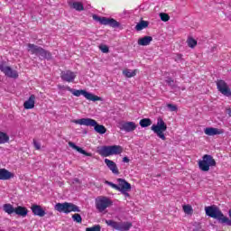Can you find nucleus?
Returning a JSON list of instances; mask_svg holds the SVG:
<instances>
[{"label": "nucleus", "mask_w": 231, "mask_h": 231, "mask_svg": "<svg viewBox=\"0 0 231 231\" xmlns=\"http://www.w3.org/2000/svg\"><path fill=\"white\" fill-rule=\"evenodd\" d=\"M72 124H78L79 125H87V127H94V131L98 134H106L107 128L104 125H98L97 120L91 118H81L72 120Z\"/></svg>", "instance_id": "nucleus-1"}, {"label": "nucleus", "mask_w": 231, "mask_h": 231, "mask_svg": "<svg viewBox=\"0 0 231 231\" xmlns=\"http://www.w3.org/2000/svg\"><path fill=\"white\" fill-rule=\"evenodd\" d=\"M207 216L213 217V219H217L222 224H226L228 226H231V220L228 217H226L223 212H221L217 207L209 206L205 208Z\"/></svg>", "instance_id": "nucleus-2"}, {"label": "nucleus", "mask_w": 231, "mask_h": 231, "mask_svg": "<svg viewBox=\"0 0 231 231\" xmlns=\"http://www.w3.org/2000/svg\"><path fill=\"white\" fill-rule=\"evenodd\" d=\"M122 152H124V148L120 145H104L97 147V154L103 158L122 154Z\"/></svg>", "instance_id": "nucleus-3"}, {"label": "nucleus", "mask_w": 231, "mask_h": 231, "mask_svg": "<svg viewBox=\"0 0 231 231\" xmlns=\"http://www.w3.org/2000/svg\"><path fill=\"white\" fill-rule=\"evenodd\" d=\"M151 129L152 132L162 140V142H165L167 140V137H165V131H167V124H165V121H163V118L159 117L157 118V124L152 125Z\"/></svg>", "instance_id": "nucleus-4"}, {"label": "nucleus", "mask_w": 231, "mask_h": 231, "mask_svg": "<svg viewBox=\"0 0 231 231\" xmlns=\"http://www.w3.org/2000/svg\"><path fill=\"white\" fill-rule=\"evenodd\" d=\"M27 48V51H30L32 55H38L39 57H42V59L51 60V52L44 50L42 47H40L33 43H28Z\"/></svg>", "instance_id": "nucleus-5"}, {"label": "nucleus", "mask_w": 231, "mask_h": 231, "mask_svg": "<svg viewBox=\"0 0 231 231\" xmlns=\"http://www.w3.org/2000/svg\"><path fill=\"white\" fill-rule=\"evenodd\" d=\"M210 167H216V160L212 155L204 154L202 160L199 161V169L202 171V172H208Z\"/></svg>", "instance_id": "nucleus-6"}, {"label": "nucleus", "mask_w": 231, "mask_h": 231, "mask_svg": "<svg viewBox=\"0 0 231 231\" xmlns=\"http://www.w3.org/2000/svg\"><path fill=\"white\" fill-rule=\"evenodd\" d=\"M65 89H67V91H69V93H72L74 97H80L82 95L83 97H85V98H87V100H90L92 102H98V100H101L100 97L93 95L84 89L77 90L71 88V87H65Z\"/></svg>", "instance_id": "nucleus-7"}, {"label": "nucleus", "mask_w": 231, "mask_h": 231, "mask_svg": "<svg viewBox=\"0 0 231 231\" xmlns=\"http://www.w3.org/2000/svg\"><path fill=\"white\" fill-rule=\"evenodd\" d=\"M54 208L57 210V212H63V214L80 212V208L77 205L70 202L57 203L54 206Z\"/></svg>", "instance_id": "nucleus-8"}, {"label": "nucleus", "mask_w": 231, "mask_h": 231, "mask_svg": "<svg viewBox=\"0 0 231 231\" xmlns=\"http://www.w3.org/2000/svg\"><path fill=\"white\" fill-rule=\"evenodd\" d=\"M117 181L119 185H116L111 181L106 180V185H109L112 189H115V190H119V192H127V190H131V184L127 182L124 179H117Z\"/></svg>", "instance_id": "nucleus-9"}, {"label": "nucleus", "mask_w": 231, "mask_h": 231, "mask_svg": "<svg viewBox=\"0 0 231 231\" xmlns=\"http://www.w3.org/2000/svg\"><path fill=\"white\" fill-rule=\"evenodd\" d=\"M113 207V200L106 196H99L96 199V208L98 212H104L106 208Z\"/></svg>", "instance_id": "nucleus-10"}, {"label": "nucleus", "mask_w": 231, "mask_h": 231, "mask_svg": "<svg viewBox=\"0 0 231 231\" xmlns=\"http://www.w3.org/2000/svg\"><path fill=\"white\" fill-rule=\"evenodd\" d=\"M105 223L117 231H129L133 226L131 222H116L115 220H106Z\"/></svg>", "instance_id": "nucleus-11"}, {"label": "nucleus", "mask_w": 231, "mask_h": 231, "mask_svg": "<svg viewBox=\"0 0 231 231\" xmlns=\"http://www.w3.org/2000/svg\"><path fill=\"white\" fill-rule=\"evenodd\" d=\"M0 71L9 79H19V73L17 72V70L8 66V63H6V61H0Z\"/></svg>", "instance_id": "nucleus-12"}, {"label": "nucleus", "mask_w": 231, "mask_h": 231, "mask_svg": "<svg viewBox=\"0 0 231 231\" xmlns=\"http://www.w3.org/2000/svg\"><path fill=\"white\" fill-rule=\"evenodd\" d=\"M94 21H97L100 24H104L105 26H110L111 28H119L120 23H118L114 18L107 17H99L97 14H93Z\"/></svg>", "instance_id": "nucleus-13"}, {"label": "nucleus", "mask_w": 231, "mask_h": 231, "mask_svg": "<svg viewBox=\"0 0 231 231\" xmlns=\"http://www.w3.org/2000/svg\"><path fill=\"white\" fill-rule=\"evenodd\" d=\"M117 127L120 129V131H125V133H133V131H136V127H138V125H136V123L134 122L122 121L117 124Z\"/></svg>", "instance_id": "nucleus-14"}, {"label": "nucleus", "mask_w": 231, "mask_h": 231, "mask_svg": "<svg viewBox=\"0 0 231 231\" xmlns=\"http://www.w3.org/2000/svg\"><path fill=\"white\" fill-rule=\"evenodd\" d=\"M217 89L224 95V97H231V90L228 84L226 83L223 79L217 80Z\"/></svg>", "instance_id": "nucleus-15"}, {"label": "nucleus", "mask_w": 231, "mask_h": 231, "mask_svg": "<svg viewBox=\"0 0 231 231\" xmlns=\"http://www.w3.org/2000/svg\"><path fill=\"white\" fill-rule=\"evenodd\" d=\"M60 79L63 82H73L77 79V74L71 70H65L61 72Z\"/></svg>", "instance_id": "nucleus-16"}, {"label": "nucleus", "mask_w": 231, "mask_h": 231, "mask_svg": "<svg viewBox=\"0 0 231 231\" xmlns=\"http://www.w3.org/2000/svg\"><path fill=\"white\" fill-rule=\"evenodd\" d=\"M31 210L33 216H38L39 217H44V216H46V211L42 208L41 205H32Z\"/></svg>", "instance_id": "nucleus-17"}, {"label": "nucleus", "mask_w": 231, "mask_h": 231, "mask_svg": "<svg viewBox=\"0 0 231 231\" xmlns=\"http://www.w3.org/2000/svg\"><path fill=\"white\" fill-rule=\"evenodd\" d=\"M105 163L106 167L109 169V171L116 174V176H118V174H120V171L118 170V166H116V162L109 159H105Z\"/></svg>", "instance_id": "nucleus-18"}, {"label": "nucleus", "mask_w": 231, "mask_h": 231, "mask_svg": "<svg viewBox=\"0 0 231 231\" xmlns=\"http://www.w3.org/2000/svg\"><path fill=\"white\" fill-rule=\"evenodd\" d=\"M204 133L207 134V136H216L217 134H223L225 130L214 127H207L204 129Z\"/></svg>", "instance_id": "nucleus-19"}, {"label": "nucleus", "mask_w": 231, "mask_h": 231, "mask_svg": "<svg viewBox=\"0 0 231 231\" xmlns=\"http://www.w3.org/2000/svg\"><path fill=\"white\" fill-rule=\"evenodd\" d=\"M14 176L15 175L12 171H10L5 168L0 169V180L5 181L7 180H12V178H14Z\"/></svg>", "instance_id": "nucleus-20"}, {"label": "nucleus", "mask_w": 231, "mask_h": 231, "mask_svg": "<svg viewBox=\"0 0 231 231\" xmlns=\"http://www.w3.org/2000/svg\"><path fill=\"white\" fill-rule=\"evenodd\" d=\"M24 109H33L35 107V95H31L28 100L23 103Z\"/></svg>", "instance_id": "nucleus-21"}, {"label": "nucleus", "mask_w": 231, "mask_h": 231, "mask_svg": "<svg viewBox=\"0 0 231 231\" xmlns=\"http://www.w3.org/2000/svg\"><path fill=\"white\" fill-rule=\"evenodd\" d=\"M14 214L22 216V217H26V216H28V208L23 206H18L14 208Z\"/></svg>", "instance_id": "nucleus-22"}, {"label": "nucleus", "mask_w": 231, "mask_h": 231, "mask_svg": "<svg viewBox=\"0 0 231 231\" xmlns=\"http://www.w3.org/2000/svg\"><path fill=\"white\" fill-rule=\"evenodd\" d=\"M152 42V36H144L143 38H140L137 42V44L139 46H149Z\"/></svg>", "instance_id": "nucleus-23"}, {"label": "nucleus", "mask_w": 231, "mask_h": 231, "mask_svg": "<svg viewBox=\"0 0 231 231\" xmlns=\"http://www.w3.org/2000/svg\"><path fill=\"white\" fill-rule=\"evenodd\" d=\"M69 6L77 12H82L84 10V5L82 2H69Z\"/></svg>", "instance_id": "nucleus-24"}, {"label": "nucleus", "mask_w": 231, "mask_h": 231, "mask_svg": "<svg viewBox=\"0 0 231 231\" xmlns=\"http://www.w3.org/2000/svg\"><path fill=\"white\" fill-rule=\"evenodd\" d=\"M69 147L72 149H75V151H78V152H80V154H84V156H91V153L86 152L84 149H82L79 146H77L74 143L69 142Z\"/></svg>", "instance_id": "nucleus-25"}, {"label": "nucleus", "mask_w": 231, "mask_h": 231, "mask_svg": "<svg viewBox=\"0 0 231 231\" xmlns=\"http://www.w3.org/2000/svg\"><path fill=\"white\" fill-rule=\"evenodd\" d=\"M149 22L142 20L139 23L136 24L135 30L137 32H142V30L148 28Z\"/></svg>", "instance_id": "nucleus-26"}, {"label": "nucleus", "mask_w": 231, "mask_h": 231, "mask_svg": "<svg viewBox=\"0 0 231 231\" xmlns=\"http://www.w3.org/2000/svg\"><path fill=\"white\" fill-rule=\"evenodd\" d=\"M10 142V136L6 133L0 131V144L8 143Z\"/></svg>", "instance_id": "nucleus-27"}, {"label": "nucleus", "mask_w": 231, "mask_h": 231, "mask_svg": "<svg viewBox=\"0 0 231 231\" xmlns=\"http://www.w3.org/2000/svg\"><path fill=\"white\" fill-rule=\"evenodd\" d=\"M4 211H5L6 214L12 215L14 212H15V208L12 204H5L4 207Z\"/></svg>", "instance_id": "nucleus-28"}, {"label": "nucleus", "mask_w": 231, "mask_h": 231, "mask_svg": "<svg viewBox=\"0 0 231 231\" xmlns=\"http://www.w3.org/2000/svg\"><path fill=\"white\" fill-rule=\"evenodd\" d=\"M152 125V121H151L150 118H143L141 119L139 122V125H141V127H149V125Z\"/></svg>", "instance_id": "nucleus-29"}, {"label": "nucleus", "mask_w": 231, "mask_h": 231, "mask_svg": "<svg viewBox=\"0 0 231 231\" xmlns=\"http://www.w3.org/2000/svg\"><path fill=\"white\" fill-rule=\"evenodd\" d=\"M123 75L127 79H133V77H136V70L131 71L129 69L123 70Z\"/></svg>", "instance_id": "nucleus-30"}, {"label": "nucleus", "mask_w": 231, "mask_h": 231, "mask_svg": "<svg viewBox=\"0 0 231 231\" xmlns=\"http://www.w3.org/2000/svg\"><path fill=\"white\" fill-rule=\"evenodd\" d=\"M187 44H188L189 48H196V46H198V41H196L192 37H189L187 40Z\"/></svg>", "instance_id": "nucleus-31"}, {"label": "nucleus", "mask_w": 231, "mask_h": 231, "mask_svg": "<svg viewBox=\"0 0 231 231\" xmlns=\"http://www.w3.org/2000/svg\"><path fill=\"white\" fill-rule=\"evenodd\" d=\"M182 208H183L185 214H188V215H192L194 212V209H192V206H190V205H184L182 207Z\"/></svg>", "instance_id": "nucleus-32"}, {"label": "nucleus", "mask_w": 231, "mask_h": 231, "mask_svg": "<svg viewBox=\"0 0 231 231\" xmlns=\"http://www.w3.org/2000/svg\"><path fill=\"white\" fill-rule=\"evenodd\" d=\"M161 21H163V23H167L171 20V16L165 13L160 14Z\"/></svg>", "instance_id": "nucleus-33"}, {"label": "nucleus", "mask_w": 231, "mask_h": 231, "mask_svg": "<svg viewBox=\"0 0 231 231\" xmlns=\"http://www.w3.org/2000/svg\"><path fill=\"white\" fill-rule=\"evenodd\" d=\"M72 219L73 221H75L76 223H82V217L80 216V214L76 213L72 216Z\"/></svg>", "instance_id": "nucleus-34"}, {"label": "nucleus", "mask_w": 231, "mask_h": 231, "mask_svg": "<svg viewBox=\"0 0 231 231\" xmlns=\"http://www.w3.org/2000/svg\"><path fill=\"white\" fill-rule=\"evenodd\" d=\"M102 230V226L100 225H95L92 227H87L86 231H100Z\"/></svg>", "instance_id": "nucleus-35"}, {"label": "nucleus", "mask_w": 231, "mask_h": 231, "mask_svg": "<svg viewBox=\"0 0 231 231\" xmlns=\"http://www.w3.org/2000/svg\"><path fill=\"white\" fill-rule=\"evenodd\" d=\"M166 83L168 84V86H170V88H176V85H174V79H172V78H167Z\"/></svg>", "instance_id": "nucleus-36"}, {"label": "nucleus", "mask_w": 231, "mask_h": 231, "mask_svg": "<svg viewBox=\"0 0 231 231\" xmlns=\"http://www.w3.org/2000/svg\"><path fill=\"white\" fill-rule=\"evenodd\" d=\"M99 50H101L103 53H109V47L106 45L100 46Z\"/></svg>", "instance_id": "nucleus-37"}, {"label": "nucleus", "mask_w": 231, "mask_h": 231, "mask_svg": "<svg viewBox=\"0 0 231 231\" xmlns=\"http://www.w3.org/2000/svg\"><path fill=\"white\" fill-rule=\"evenodd\" d=\"M32 143L36 151H41V143H39L37 140L33 139Z\"/></svg>", "instance_id": "nucleus-38"}, {"label": "nucleus", "mask_w": 231, "mask_h": 231, "mask_svg": "<svg viewBox=\"0 0 231 231\" xmlns=\"http://www.w3.org/2000/svg\"><path fill=\"white\" fill-rule=\"evenodd\" d=\"M167 107H169L170 111H178V106L176 105L168 104Z\"/></svg>", "instance_id": "nucleus-39"}, {"label": "nucleus", "mask_w": 231, "mask_h": 231, "mask_svg": "<svg viewBox=\"0 0 231 231\" xmlns=\"http://www.w3.org/2000/svg\"><path fill=\"white\" fill-rule=\"evenodd\" d=\"M130 160H129V157L125 156L123 158V162L124 163H129Z\"/></svg>", "instance_id": "nucleus-40"}, {"label": "nucleus", "mask_w": 231, "mask_h": 231, "mask_svg": "<svg viewBox=\"0 0 231 231\" xmlns=\"http://www.w3.org/2000/svg\"><path fill=\"white\" fill-rule=\"evenodd\" d=\"M182 57H183V55H181V54H177V59L181 60Z\"/></svg>", "instance_id": "nucleus-41"}, {"label": "nucleus", "mask_w": 231, "mask_h": 231, "mask_svg": "<svg viewBox=\"0 0 231 231\" xmlns=\"http://www.w3.org/2000/svg\"><path fill=\"white\" fill-rule=\"evenodd\" d=\"M123 194H125V196L129 197V193H127L125 191Z\"/></svg>", "instance_id": "nucleus-42"}]
</instances>
